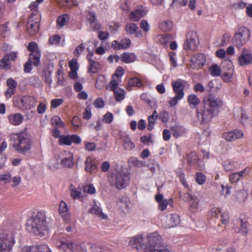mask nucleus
I'll list each match as a JSON object with an SVG mask.
<instances>
[{
  "label": "nucleus",
  "instance_id": "obj_1",
  "mask_svg": "<svg viewBox=\"0 0 252 252\" xmlns=\"http://www.w3.org/2000/svg\"><path fill=\"white\" fill-rule=\"evenodd\" d=\"M203 103L202 109L197 112V117L201 118L202 124H208L218 114L223 102L220 98L209 95L204 98Z\"/></svg>",
  "mask_w": 252,
  "mask_h": 252
},
{
  "label": "nucleus",
  "instance_id": "obj_2",
  "mask_svg": "<svg viewBox=\"0 0 252 252\" xmlns=\"http://www.w3.org/2000/svg\"><path fill=\"white\" fill-rule=\"evenodd\" d=\"M26 228L28 231L38 236H43L48 231V223L46 213L43 211H37L27 220Z\"/></svg>",
  "mask_w": 252,
  "mask_h": 252
},
{
  "label": "nucleus",
  "instance_id": "obj_3",
  "mask_svg": "<svg viewBox=\"0 0 252 252\" xmlns=\"http://www.w3.org/2000/svg\"><path fill=\"white\" fill-rule=\"evenodd\" d=\"M10 141L14 149L20 153L25 154L31 149V141L26 132L12 133L10 135Z\"/></svg>",
  "mask_w": 252,
  "mask_h": 252
},
{
  "label": "nucleus",
  "instance_id": "obj_4",
  "mask_svg": "<svg viewBox=\"0 0 252 252\" xmlns=\"http://www.w3.org/2000/svg\"><path fill=\"white\" fill-rule=\"evenodd\" d=\"M14 234L8 230L0 231V252H9L15 243Z\"/></svg>",
  "mask_w": 252,
  "mask_h": 252
},
{
  "label": "nucleus",
  "instance_id": "obj_5",
  "mask_svg": "<svg viewBox=\"0 0 252 252\" xmlns=\"http://www.w3.org/2000/svg\"><path fill=\"white\" fill-rule=\"evenodd\" d=\"M40 15L38 10L32 13L28 19L26 28L28 34L30 36H35L38 32Z\"/></svg>",
  "mask_w": 252,
  "mask_h": 252
},
{
  "label": "nucleus",
  "instance_id": "obj_6",
  "mask_svg": "<svg viewBox=\"0 0 252 252\" xmlns=\"http://www.w3.org/2000/svg\"><path fill=\"white\" fill-rule=\"evenodd\" d=\"M184 82V81L182 80H178L172 83V87L173 92L175 94V95L169 101V104L170 107L176 105L178 101L184 97L185 95V85Z\"/></svg>",
  "mask_w": 252,
  "mask_h": 252
},
{
  "label": "nucleus",
  "instance_id": "obj_7",
  "mask_svg": "<svg viewBox=\"0 0 252 252\" xmlns=\"http://www.w3.org/2000/svg\"><path fill=\"white\" fill-rule=\"evenodd\" d=\"M129 181V178L127 175L119 172L113 174L109 179L110 184L119 189L126 188Z\"/></svg>",
  "mask_w": 252,
  "mask_h": 252
},
{
  "label": "nucleus",
  "instance_id": "obj_8",
  "mask_svg": "<svg viewBox=\"0 0 252 252\" xmlns=\"http://www.w3.org/2000/svg\"><path fill=\"white\" fill-rule=\"evenodd\" d=\"M148 244H147V252H154V249L161 248L164 243L162 236L157 231L148 233L147 235Z\"/></svg>",
  "mask_w": 252,
  "mask_h": 252
},
{
  "label": "nucleus",
  "instance_id": "obj_9",
  "mask_svg": "<svg viewBox=\"0 0 252 252\" xmlns=\"http://www.w3.org/2000/svg\"><path fill=\"white\" fill-rule=\"evenodd\" d=\"M36 98L33 96H18L13 99V103L15 106L25 109L33 108L36 105Z\"/></svg>",
  "mask_w": 252,
  "mask_h": 252
},
{
  "label": "nucleus",
  "instance_id": "obj_10",
  "mask_svg": "<svg viewBox=\"0 0 252 252\" xmlns=\"http://www.w3.org/2000/svg\"><path fill=\"white\" fill-rule=\"evenodd\" d=\"M185 158L187 160L188 164L191 166H193L196 170H203L204 169V162L199 158L196 152H191L186 154Z\"/></svg>",
  "mask_w": 252,
  "mask_h": 252
},
{
  "label": "nucleus",
  "instance_id": "obj_11",
  "mask_svg": "<svg viewBox=\"0 0 252 252\" xmlns=\"http://www.w3.org/2000/svg\"><path fill=\"white\" fill-rule=\"evenodd\" d=\"M27 49L31 52L29 58L33 60L34 65L38 66L40 64L41 52L38 48L37 43L35 42H31L29 43Z\"/></svg>",
  "mask_w": 252,
  "mask_h": 252
},
{
  "label": "nucleus",
  "instance_id": "obj_12",
  "mask_svg": "<svg viewBox=\"0 0 252 252\" xmlns=\"http://www.w3.org/2000/svg\"><path fill=\"white\" fill-rule=\"evenodd\" d=\"M206 58L202 53H196L192 56L190 59V65L193 69H201L205 64Z\"/></svg>",
  "mask_w": 252,
  "mask_h": 252
},
{
  "label": "nucleus",
  "instance_id": "obj_13",
  "mask_svg": "<svg viewBox=\"0 0 252 252\" xmlns=\"http://www.w3.org/2000/svg\"><path fill=\"white\" fill-rule=\"evenodd\" d=\"M129 245L131 247L135 248L138 252H147V244L144 243L142 235H137L132 237L129 241Z\"/></svg>",
  "mask_w": 252,
  "mask_h": 252
},
{
  "label": "nucleus",
  "instance_id": "obj_14",
  "mask_svg": "<svg viewBox=\"0 0 252 252\" xmlns=\"http://www.w3.org/2000/svg\"><path fill=\"white\" fill-rule=\"evenodd\" d=\"M197 34L196 32H189L186 36V40L184 43L183 47L186 50H194L197 47Z\"/></svg>",
  "mask_w": 252,
  "mask_h": 252
},
{
  "label": "nucleus",
  "instance_id": "obj_15",
  "mask_svg": "<svg viewBox=\"0 0 252 252\" xmlns=\"http://www.w3.org/2000/svg\"><path fill=\"white\" fill-rule=\"evenodd\" d=\"M81 142V138L77 135H62L60 137L59 144L60 145L70 146L72 143L79 144Z\"/></svg>",
  "mask_w": 252,
  "mask_h": 252
},
{
  "label": "nucleus",
  "instance_id": "obj_16",
  "mask_svg": "<svg viewBox=\"0 0 252 252\" xmlns=\"http://www.w3.org/2000/svg\"><path fill=\"white\" fill-rule=\"evenodd\" d=\"M55 244L63 252H77L79 249V245L65 240L57 241Z\"/></svg>",
  "mask_w": 252,
  "mask_h": 252
},
{
  "label": "nucleus",
  "instance_id": "obj_17",
  "mask_svg": "<svg viewBox=\"0 0 252 252\" xmlns=\"http://www.w3.org/2000/svg\"><path fill=\"white\" fill-rule=\"evenodd\" d=\"M248 217L246 215H241L237 219V225H239V230L237 232L243 236L248 234L250 224L248 222Z\"/></svg>",
  "mask_w": 252,
  "mask_h": 252
},
{
  "label": "nucleus",
  "instance_id": "obj_18",
  "mask_svg": "<svg viewBox=\"0 0 252 252\" xmlns=\"http://www.w3.org/2000/svg\"><path fill=\"white\" fill-rule=\"evenodd\" d=\"M21 252H52L46 244L37 245L32 246H25L21 249Z\"/></svg>",
  "mask_w": 252,
  "mask_h": 252
},
{
  "label": "nucleus",
  "instance_id": "obj_19",
  "mask_svg": "<svg viewBox=\"0 0 252 252\" xmlns=\"http://www.w3.org/2000/svg\"><path fill=\"white\" fill-rule=\"evenodd\" d=\"M250 36V32L247 28L241 27L239 28L237 31V42L239 41L241 45L245 44L249 40Z\"/></svg>",
  "mask_w": 252,
  "mask_h": 252
},
{
  "label": "nucleus",
  "instance_id": "obj_20",
  "mask_svg": "<svg viewBox=\"0 0 252 252\" xmlns=\"http://www.w3.org/2000/svg\"><path fill=\"white\" fill-rule=\"evenodd\" d=\"M119 138L121 140V142L125 150L130 151L135 148V144L131 141L128 135L120 132L119 134Z\"/></svg>",
  "mask_w": 252,
  "mask_h": 252
},
{
  "label": "nucleus",
  "instance_id": "obj_21",
  "mask_svg": "<svg viewBox=\"0 0 252 252\" xmlns=\"http://www.w3.org/2000/svg\"><path fill=\"white\" fill-rule=\"evenodd\" d=\"M62 155L63 157L61 160V165L63 167L72 168L74 166L73 154L68 151H64Z\"/></svg>",
  "mask_w": 252,
  "mask_h": 252
},
{
  "label": "nucleus",
  "instance_id": "obj_22",
  "mask_svg": "<svg viewBox=\"0 0 252 252\" xmlns=\"http://www.w3.org/2000/svg\"><path fill=\"white\" fill-rule=\"evenodd\" d=\"M59 213L61 217L64 221H68L69 220L70 214L66 203L63 201H61L59 204Z\"/></svg>",
  "mask_w": 252,
  "mask_h": 252
},
{
  "label": "nucleus",
  "instance_id": "obj_23",
  "mask_svg": "<svg viewBox=\"0 0 252 252\" xmlns=\"http://www.w3.org/2000/svg\"><path fill=\"white\" fill-rule=\"evenodd\" d=\"M240 64L242 66L247 65L252 63V54L243 50L239 57Z\"/></svg>",
  "mask_w": 252,
  "mask_h": 252
},
{
  "label": "nucleus",
  "instance_id": "obj_24",
  "mask_svg": "<svg viewBox=\"0 0 252 252\" xmlns=\"http://www.w3.org/2000/svg\"><path fill=\"white\" fill-rule=\"evenodd\" d=\"M147 11L143 7L135 10L129 14V19L133 21H138L141 18L146 14Z\"/></svg>",
  "mask_w": 252,
  "mask_h": 252
},
{
  "label": "nucleus",
  "instance_id": "obj_25",
  "mask_svg": "<svg viewBox=\"0 0 252 252\" xmlns=\"http://www.w3.org/2000/svg\"><path fill=\"white\" fill-rule=\"evenodd\" d=\"M96 161L95 159L93 157H88L85 160V171L92 173L97 168Z\"/></svg>",
  "mask_w": 252,
  "mask_h": 252
},
{
  "label": "nucleus",
  "instance_id": "obj_26",
  "mask_svg": "<svg viewBox=\"0 0 252 252\" xmlns=\"http://www.w3.org/2000/svg\"><path fill=\"white\" fill-rule=\"evenodd\" d=\"M7 118L9 122L13 126L20 125L24 120L23 116L20 113L11 114Z\"/></svg>",
  "mask_w": 252,
  "mask_h": 252
},
{
  "label": "nucleus",
  "instance_id": "obj_27",
  "mask_svg": "<svg viewBox=\"0 0 252 252\" xmlns=\"http://www.w3.org/2000/svg\"><path fill=\"white\" fill-rule=\"evenodd\" d=\"M170 130L173 136L176 138L184 135L186 133V129L183 126L178 125L172 126Z\"/></svg>",
  "mask_w": 252,
  "mask_h": 252
},
{
  "label": "nucleus",
  "instance_id": "obj_28",
  "mask_svg": "<svg viewBox=\"0 0 252 252\" xmlns=\"http://www.w3.org/2000/svg\"><path fill=\"white\" fill-rule=\"evenodd\" d=\"M137 57L134 53L124 52L121 55V60L126 63H133Z\"/></svg>",
  "mask_w": 252,
  "mask_h": 252
},
{
  "label": "nucleus",
  "instance_id": "obj_29",
  "mask_svg": "<svg viewBox=\"0 0 252 252\" xmlns=\"http://www.w3.org/2000/svg\"><path fill=\"white\" fill-rule=\"evenodd\" d=\"M69 17L67 14H63L60 15L56 20V27L61 29L68 22Z\"/></svg>",
  "mask_w": 252,
  "mask_h": 252
},
{
  "label": "nucleus",
  "instance_id": "obj_30",
  "mask_svg": "<svg viewBox=\"0 0 252 252\" xmlns=\"http://www.w3.org/2000/svg\"><path fill=\"white\" fill-rule=\"evenodd\" d=\"M89 212L92 214L97 216L101 219H105L106 218V215H105L102 212V209L98 206L96 203H94L92 207L89 210Z\"/></svg>",
  "mask_w": 252,
  "mask_h": 252
},
{
  "label": "nucleus",
  "instance_id": "obj_31",
  "mask_svg": "<svg viewBox=\"0 0 252 252\" xmlns=\"http://www.w3.org/2000/svg\"><path fill=\"white\" fill-rule=\"evenodd\" d=\"M88 62V72L96 73L100 69L101 65L98 62L94 60H90Z\"/></svg>",
  "mask_w": 252,
  "mask_h": 252
},
{
  "label": "nucleus",
  "instance_id": "obj_32",
  "mask_svg": "<svg viewBox=\"0 0 252 252\" xmlns=\"http://www.w3.org/2000/svg\"><path fill=\"white\" fill-rule=\"evenodd\" d=\"M180 219L179 216L177 214H171L169 216L168 227H173L179 223Z\"/></svg>",
  "mask_w": 252,
  "mask_h": 252
},
{
  "label": "nucleus",
  "instance_id": "obj_33",
  "mask_svg": "<svg viewBox=\"0 0 252 252\" xmlns=\"http://www.w3.org/2000/svg\"><path fill=\"white\" fill-rule=\"evenodd\" d=\"M70 194L74 199H79L81 197L82 192L80 188H75L73 185L70 186Z\"/></svg>",
  "mask_w": 252,
  "mask_h": 252
},
{
  "label": "nucleus",
  "instance_id": "obj_34",
  "mask_svg": "<svg viewBox=\"0 0 252 252\" xmlns=\"http://www.w3.org/2000/svg\"><path fill=\"white\" fill-rule=\"evenodd\" d=\"M237 182L246 177L250 172V168L247 166L244 169H237Z\"/></svg>",
  "mask_w": 252,
  "mask_h": 252
},
{
  "label": "nucleus",
  "instance_id": "obj_35",
  "mask_svg": "<svg viewBox=\"0 0 252 252\" xmlns=\"http://www.w3.org/2000/svg\"><path fill=\"white\" fill-rule=\"evenodd\" d=\"M187 100L189 104L193 107L197 106L200 103L199 98L193 94H189Z\"/></svg>",
  "mask_w": 252,
  "mask_h": 252
},
{
  "label": "nucleus",
  "instance_id": "obj_36",
  "mask_svg": "<svg viewBox=\"0 0 252 252\" xmlns=\"http://www.w3.org/2000/svg\"><path fill=\"white\" fill-rule=\"evenodd\" d=\"M173 27V23L169 20L163 21L159 25V28L165 32H168L171 30Z\"/></svg>",
  "mask_w": 252,
  "mask_h": 252
},
{
  "label": "nucleus",
  "instance_id": "obj_37",
  "mask_svg": "<svg viewBox=\"0 0 252 252\" xmlns=\"http://www.w3.org/2000/svg\"><path fill=\"white\" fill-rule=\"evenodd\" d=\"M172 37L171 34L166 33L163 35H159L157 38L161 44L166 45L172 39Z\"/></svg>",
  "mask_w": 252,
  "mask_h": 252
},
{
  "label": "nucleus",
  "instance_id": "obj_38",
  "mask_svg": "<svg viewBox=\"0 0 252 252\" xmlns=\"http://www.w3.org/2000/svg\"><path fill=\"white\" fill-rule=\"evenodd\" d=\"M211 75L213 76H219L221 74V69L217 64H213L209 68Z\"/></svg>",
  "mask_w": 252,
  "mask_h": 252
},
{
  "label": "nucleus",
  "instance_id": "obj_39",
  "mask_svg": "<svg viewBox=\"0 0 252 252\" xmlns=\"http://www.w3.org/2000/svg\"><path fill=\"white\" fill-rule=\"evenodd\" d=\"M223 166L226 171H231L235 169V163L234 161L227 159L223 162Z\"/></svg>",
  "mask_w": 252,
  "mask_h": 252
},
{
  "label": "nucleus",
  "instance_id": "obj_40",
  "mask_svg": "<svg viewBox=\"0 0 252 252\" xmlns=\"http://www.w3.org/2000/svg\"><path fill=\"white\" fill-rule=\"evenodd\" d=\"M128 85L130 86L140 88L143 86V84L141 79L137 77H134L129 79Z\"/></svg>",
  "mask_w": 252,
  "mask_h": 252
},
{
  "label": "nucleus",
  "instance_id": "obj_41",
  "mask_svg": "<svg viewBox=\"0 0 252 252\" xmlns=\"http://www.w3.org/2000/svg\"><path fill=\"white\" fill-rule=\"evenodd\" d=\"M52 123L56 127L60 128L64 127V124L61 119L57 116H54L52 119Z\"/></svg>",
  "mask_w": 252,
  "mask_h": 252
},
{
  "label": "nucleus",
  "instance_id": "obj_42",
  "mask_svg": "<svg viewBox=\"0 0 252 252\" xmlns=\"http://www.w3.org/2000/svg\"><path fill=\"white\" fill-rule=\"evenodd\" d=\"M138 29V26L134 23H129L126 26V31L129 34H134Z\"/></svg>",
  "mask_w": 252,
  "mask_h": 252
},
{
  "label": "nucleus",
  "instance_id": "obj_43",
  "mask_svg": "<svg viewBox=\"0 0 252 252\" xmlns=\"http://www.w3.org/2000/svg\"><path fill=\"white\" fill-rule=\"evenodd\" d=\"M223 137L228 141H232L235 139L236 133L235 131L225 132L223 133Z\"/></svg>",
  "mask_w": 252,
  "mask_h": 252
},
{
  "label": "nucleus",
  "instance_id": "obj_44",
  "mask_svg": "<svg viewBox=\"0 0 252 252\" xmlns=\"http://www.w3.org/2000/svg\"><path fill=\"white\" fill-rule=\"evenodd\" d=\"M195 181L199 185H203L206 181V177L201 172H197L195 174Z\"/></svg>",
  "mask_w": 252,
  "mask_h": 252
},
{
  "label": "nucleus",
  "instance_id": "obj_45",
  "mask_svg": "<svg viewBox=\"0 0 252 252\" xmlns=\"http://www.w3.org/2000/svg\"><path fill=\"white\" fill-rule=\"evenodd\" d=\"M221 212V209L220 208H213L208 212V216L210 218H218L219 215Z\"/></svg>",
  "mask_w": 252,
  "mask_h": 252
},
{
  "label": "nucleus",
  "instance_id": "obj_46",
  "mask_svg": "<svg viewBox=\"0 0 252 252\" xmlns=\"http://www.w3.org/2000/svg\"><path fill=\"white\" fill-rule=\"evenodd\" d=\"M220 220L222 224L226 225L230 221V216L227 211H224L220 213Z\"/></svg>",
  "mask_w": 252,
  "mask_h": 252
},
{
  "label": "nucleus",
  "instance_id": "obj_47",
  "mask_svg": "<svg viewBox=\"0 0 252 252\" xmlns=\"http://www.w3.org/2000/svg\"><path fill=\"white\" fill-rule=\"evenodd\" d=\"M71 124L75 130L78 129L81 126V122L79 117L74 116L71 120Z\"/></svg>",
  "mask_w": 252,
  "mask_h": 252
},
{
  "label": "nucleus",
  "instance_id": "obj_48",
  "mask_svg": "<svg viewBox=\"0 0 252 252\" xmlns=\"http://www.w3.org/2000/svg\"><path fill=\"white\" fill-rule=\"evenodd\" d=\"M113 92L115 99L117 101H121L125 98L124 92L123 90L119 89Z\"/></svg>",
  "mask_w": 252,
  "mask_h": 252
},
{
  "label": "nucleus",
  "instance_id": "obj_49",
  "mask_svg": "<svg viewBox=\"0 0 252 252\" xmlns=\"http://www.w3.org/2000/svg\"><path fill=\"white\" fill-rule=\"evenodd\" d=\"M18 52H10L4 55V57L6 60L10 63V62H14L17 58Z\"/></svg>",
  "mask_w": 252,
  "mask_h": 252
},
{
  "label": "nucleus",
  "instance_id": "obj_50",
  "mask_svg": "<svg viewBox=\"0 0 252 252\" xmlns=\"http://www.w3.org/2000/svg\"><path fill=\"white\" fill-rule=\"evenodd\" d=\"M248 195V194L246 189L242 190H240L237 192V200L240 202H243L247 199Z\"/></svg>",
  "mask_w": 252,
  "mask_h": 252
},
{
  "label": "nucleus",
  "instance_id": "obj_51",
  "mask_svg": "<svg viewBox=\"0 0 252 252\" xmlns=\"http://www.w3.org/2000/svg\"><path fill=\"white\" fill-rule=\"evenodd\" d=\"M158 118L163 123H166L169 119V113L165 110L162 111L159 113Z\"/></svg>",
  "mask_w": 252,
  "mask_h": 252
},
{
  "label": "nucleus",
  "instance_id": "obj_52",
  "mask_svg": "<svg viewBox=\"0 0 252 252\" xmlns=\"http://www.w3.org/2000/svg\"><path fill=\"white\" fill-rule=\"evenodd\" d=\"M60 3L66 8H71L73 5H77V2L73 0H60Z\"/></svg>",
  "mask_w": 252,
  "mask_h": 252
},
{
  "label": "nucleus",
  "instance_id": "obj_53",
  "mask_svg": "<svg viewBox=\"0 0 252 252\" xmlns=\"http://www.w3.org/2000/svg\"><path fill=\"white\" fill-rule=\"evenodd\" d=\"M32 63L34 64L33 60H31L29 58V61L26 63L24 66V70L26 73H30L32 69Z\"/></svg>",
  "mask_w": 252,
  "mask_h": 252
},
{
  "label": "nucleus",
  "instance_id": "obj_54",
  "mask_svg": "<svg viewBox=\"0 0 252 252\" xmlns=\"http://www.w3.org/2000/svg\"><path fill=\"white\" fill-rule=\"evenodd\" d=\"M61 36L58 34H55L51 36L49 39V43L51 44H59L61 41Z\"/></svg>",
  "mask_w": 252,
  "mask_h": 252
},
{
  "label": "nucleus",
  "instance_id": "obj_55",
  "mask_svg": "<svg viewBox=\"0 0 252 252\" xmlns=\"http://www.w3.org/2000/svg\"><path fill=\"white\" fill-rule=\"evenodd\" d=\"M91 247L92 244L90 243H83L79 246V248H80L83 252H91Z\"/></svg>",
  "mask_w": 252,
  "mask_h": 252
},
{
  "label": "nucleus",
  "instance_id": "obj_56",
  "mask_svg": "<svg viewBox=\"0 0 252 252\" xmlns=\"http://www.w3.org/2000/svg\"><path fill=\"white\" fill-rule=\"evenodd\" d=\"M140 27L146 33L149 32L150 30V26L148 22L145 20H143L141 22Z\"/></svg>",
  "mask_w": 252,
  "mask_h": 252
},
{
  "label": "nucleus",
  "instance_id": "obj_57",
  "mask_svg": "<svg viewBox=\"0 0 252 252\" xmlns=\"http://www.w3.org/2000/svg\"><path fill=\"white\" fill-rule=\"evenodd\" d=\"M83 189L84 192L89 194H94L96 192L95 189L93 184H89L85 186Z\"/></svg>",
  "mask_w": 252,
  "mask_h": 252
},
{
  "label": "nucleus",
  "instance_id": "obj_58",
  "mask_svg": "<svg viewBox=\"0 0 252 252\" xmlns=\"http://www.w3.org/2000/svg\"><path fill=\"white\" fill-rule=\"evenodd\" d=\"M113 120V115L110 112L106 113L103 116L102 121L104 123L110 124Z\"/></svg>",
  "mask_w": 252,
  "mask_h": 252
},
{
  "label": "nucleus",
  "instance_id": "obj_59",
  "mask_svg": "<svg viewBox=\"0 0 252 252\" xmlns=\"http://www.w3.org/2000/svg\"><path fill=\"white\" fill-rule=\"evenodd\" d=\"M240 109L241 111L240 123L243 125L245 126L248 123V117L246 114L245 111H244L242 108H240Z\"/></svg>",
  "mask_w": 252,
  "mask_h": 252
},
{
  "label": "nucleus",
  "instance_id": "obj_60",
  "mask_svg": "<svg viewBox=\"0 0 252 252\" xmlns=\"http://www.w3.org/2000/svg\"><path fill=\"white\" fill-rule=\"evenodd\" d=\"M121 48L122 49H128L131 45V40L128 38H124L121 40Z\"/></svg>",
  "mask_w": 252,
  "mask_h": 252
},
{
  "label": "nucleus",
  "instance_id": "obj_61",
  "mask_svg": "<svg viewBox=\"0 0 252 252\" xmlns=\"http://www.w3.org/2000/svg\"><path fill=\"white\" fill-rule=\"evenodd\" d=\"M11 65L10 63H9L5 58L3 57L2 59L0 60V69H9Z\"/></svg>",
  "mask_w": 252,
  "mask_h": 252
},
{
  "label": "nucleus",
  "instance_id": "obj_62",
  "mask_svg": "<svg viewBox=\"0 0 252 252\" xmlns=\"http://www.w3.org/2000/svg\"><path fill=\"white\" fill-rule=\"evenodd\" d=\"M125 73V70L121 66H119L117 68L115 73L113 75L112 77H116L117 78H121Z\"/></svg>",
  "mask_w": 252,
  "mask_h": 252
},
{
  "label": "nucleus",
  "instance_id": "obj_63",
  "mask_svg": "<svg viewBox=\"0 0 252 252\" xmlns=\"http://www.w3.org/2000/svg\"><path fill=\"white\" fill-rule=\"evenodd\" d=\"M85 49V46L83 43L80 44L79 45L77 46L75 50L74 51L73 54L75 56L78 57L82 52Z\"/></svg>",
  "mask_w": 252,
  "mask_h": 252
},
{
  "label": "nucleus",
  "instance_id": "obj_64",
  "mask_svg": "<svg viewBox=\"0 0 252 252\" xmlns=\"http://www.w3.org/2000/svg\"><path fill=\"white\" fill-rule=\"evenodd\" d=\"M63 102V100L61 98L53 99L51 102V107L56 108L60 106Z\"/></svg>",
  "mask_w": 252,
  "mask_h": 252
}]
</instances>
